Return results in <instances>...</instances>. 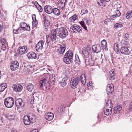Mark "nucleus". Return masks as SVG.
I'll return each instance as SVG.
<instances>
[{
  "instance_id": "obj_1",
  "label": "nucleus",
  "mask_w": 132,
  "mask_h": 132,
  "mask_svg": "<svg viewBox=\"0 0 132 132\" xmlns=\"http://www.w3.org/2000/svg\"><path fill=\"white\" fill-rule=\"evenodd\" d=\"M57 36L62 39L65 38L68 35V31L65 28L61 27L56 29Z\"/></svg>"
},
{
  "instance_id": "obj_2",
  "label": "nucleus",
  "mask_w": 132,
  "mask_h": 132,
  "mask_svg": "<svg viewBox=\"0 0 132 132\" xmlns=\"http://www.w3.org/2000/svg\"><path fill=\"white\" fill-rule=\"evenodd\" d=\"M124 42V40H122L120 42V52L122 54L127 55H129L130 54V52L127 47L125 46Z\"/></svg>"
},
{
  "instance_id": "obj_3",
  "label": "nucleus",
  "mask_w": 132,
  "mask_h": 132,
  "mask_svg": "<svg viewBox=\"0 0 132 132\" xmlns=\"http://www.w3.org/2000/svg\"><path fill=\"white\" fill-rule=\"evenodd\" d=\"M4 104L5 106L8 108L12 107L14 104V100L11 97H8L5 99Z\"/></svg>"
},
{
  "instance_id": "obj_4",
  "label": "nucleus",
  "mask_w": 132,
  "mask_h": 132,
  "mask_svg": "<svg viewBox=\"0 0 132 132\" xmlns=\"http://www.w3.org/2000/svg\"><path fill=\"white\" fill-rule=\"evenodd\" d=\"M40 87H42L44 86L47 89H49L50 88V84L48 82L47 79L45 77L41 80L39 82Z\"/></svg>"
},
{
  "instance_id": "obj_5",
  "label": "nucleus",
  "mask_w": 132,
  "mask_h": 132,
  "mask_svg": "<svg viewBox=\"0 0 132 132\" xmlns=\"http://www.w3.org/2000/svg\"><path fill=\"white\" fill-rule=\"evenodd\" d=\"M27 52V47L26 46H25L19 47L17 51L18 53L21 55L25 54Z\"/></svg>"
},
{
  "instance_id": "obj_6",
  "label": "nucleus",
  "mask_w": 132,
  "mask_h": 132,
  "mask_svg": "<svg viewBox=\"0 0 132 132\" xmlns=\"http://www.w3.org/2000/svg\"><path fill=\"white\" fill-rule=\"evenodd\" d=\"M106 93L108 95H110L112 94L114 90L113 86V84H108L106 87Z\"/></svg>"
},
{
  "instance_id": "obj_7",
  "label": "nucleus",
  "mask_w": 132,
  "mask_h": 132,
  "mask_svg": "<svg viewBox=\"0 0 132 132\" xmlns=\"http://www.w3.org/2000/svg\"><path fill=\"white\" fill-rule=\"evenodd\" d=\"M57 29H54L51 31L50 37L51 40L53 41L56 40L57 38Z\"/></svg>"
},
{
  "instance_id": "obj_8",
  "label": "nucleus",
  "mask_w": 132,
  "mask_h": 132,
  "mask_svg": "<svg viewBox=\"0 0 132 132\" xmlns=\"http://www.w3.org/2000/svg\"><path fill=\"white\" fill-rule=\"evenodd\" d=\"M44 42L43 40L39 42L36 46V51L38 52H40L41 51L44 45Z\"/></svg>"
},
{
  "instance_id": "obj_9",
  "label": "nucleus",
  "mask_w": 132,
  "mask_h": 132,
  "mask_svg": "<svg viewBox=\"0 0 132 132\" xmlns=\"http://www.w3.org/2000/svg\"><path fill=\"white\" fill-rule=\"evenodd\" d=\"M12 88L14 91L18 92H21L22 89V86L19 84L13 85Z\"/></svg>"
},
{
  "instance_id": "obj_10",
  "label": "nucleus",
  "mask_w": 132,
  "mask_h": 132,
  "mask_svg": "<svg viewBox=\"0 0 132 132\" xmlns=\"http://www.w3.org/2000/svg\"><path fill=\"white\" fill-rule=\"evenodd\" d=\"M69 79L68 75H67L62 79V80L59 81V83L61 85V86L64 87L67 85V82Z\"/></svg>"
},
{
  "instance_id": "obj_11",
  "label": "nucleus",
  "mask_w": 132,
  "mask_h": 132,
  "mask_svg": "<svg viewBox=\"0 0 132 132\" xmlns=\"http://www.w3.org/2000/svg\"><path fill=\"white\" fill-rule=\"evenodd\" d=\"M19 66V63L18 62L16 61H14L11 64V69L13 71L15 70L18 68Z\"/></svg>"
},
{
  "instance_id": "obj_12",
  "label": "nucleus",
  "mask_w": 132,
  "mask_h": 132,
  "mask_svg": "<svg viewBox=\"0 0 132 132\" xmlns=\"http://www.w3.org/2000/svg\"><path fill=\"white\" fill-rule=\"evenodd\" d=\"M92 49L93 52L97 53L100 52L101 48L100 45L97 44L93 46Z\"/></svg>"
},
{
  "instance_id": "obj_13",
  "label": "nucleus",
  "mask_w": 132,
  "mask_h": 132,
  "mask_svg": "<svg viewBox=\"0 0 132 132\" xmlns=\"http://www.w3.org/2000/svg\"><path fill=\"white\" fill-rule=\"evenodd\" d=\"M65 49V45H61L56 50V52L60 54L63 53Z\"/></svg>"
},
{
  "instance_id": "obj_14",
  "label": "nucleus",
  "mask_w": 132,
  "mask_h": 132,
  "mask_svg": "<svg viewBox=\"0 0 132 132\" xmlns=\"http://www.w3.org/2000/svg\"><path fill=\"white\" fill-rule=\"evenodd\" d=\"M53 8L50 5H46L44 7V10L45 12L48 14L52 13Z\"/></svg>"
},
{
  "instance_id": "obj_15",
  "label": "nucleus",
  "mask_w": 132,
  "mask_h": 132,
  "mask_svg": "<svg viewBox=\"0 0 132 132\" xmlns=\"http://www.w3.org/2000/svg\"><path fill=\"white\" fill-rule=\"evenodd\" d=\"M23 120L24 124L26 125H29L30 123L31 118L29 116H24Z\"/></svg>"
},
{
  "instance_id": "obj_16",
  "label": "nucleus",
  "mask_w": 132,
  "mask_h": 132,
  "mask_svg": "<svg viewBox=\"0 0 132 132\" xmlns=\"http://www.w3.org/2000/svg\"><path fill=\"white\" fill-rule=\"evenodd\" d=\"M54 116L53 114L51 112L48 113L45 116V118L48 121L52 120L53 119Z\"/></svg>"
},
{
  "instance_id": "obj_17",
  "label": "nucleus",
  "mask_w": 132,
  "mask_h": 132,
  "mask_svg": "<svg viewBox=\"0 0 132 132\" xmlns=\"http://www.w3.org/2000/svg\"><path fill=\"white\" fill-rule=\"evenodd\" d=\"M37 56V54L33 52H31L27 54L28 57L31 59H36Z\"/></svg>"
},
{
  "instance_id": "obj_18",
  "label": "nucleus",
  "mask_w": 132,
  "mask_h": 132,
  "mask_svg": "<svg viewBox=\"0 0 132 132\" xmlns=\"http://www.w3.org/2000/svg\"><path fill=\"white\" fill-rule=\"evenodd\" d=\"M63 60L66 63L69 64L72 62L73 60L72 58L64 56Z\"/></svg>"
},
{
  "instance_id": "obj_19",
  "label": "nucleus",
  "mask_w": 132,
  "mask_h": 132,
  "mask_svg": "<svg viewBox=\"0 0 132 132\" xmlns=\"http://www.w3.org/2000/svg\"><path fill=\"white\" fill-rule=\"evenodd\" d=\"M121 109V105L120 104H118L117 106L115 107L114 108V112L116 114L119 113Z\"/></svg>"
},
{
  "instance_id": "obj_20",
  "label": "nucleus",
  "mask_w": 132,
  "mask_h": 132,
  "mask_svg": "<svg viewBox=\"0 0 132 132\" xmlns=\"http://www.w3.org/2000/svg\"><path fill=\"white\" fill-rule=\"evenodd\" d=\"M101 44L102 49L104 51L107 50L106 42V40H103L101 42Z\"/></svg>"
},
{
  "instance_id": "obj_21",
  "label": "nucleus",
  "mask_w": 132,
  "mask_h": 132,
  "mask_svg": "<svg viewBox=\"0 0 132 132\" xmlns=\"http://www.w3.org/2000/svg\"><path fill=\"white\" fill-rule=\"evenodd\" d=\"M110 75V79L111 80H113L114 79L115 75L114 74V70L112 69L109 72Z\"/></svg>"
},
{
  "instance_id": "obj_22",
  "label": "nucleus",
  "mask_w": 132,
  "mask_h": 132,
  "mask_svg": "<svg viewBox=\"0 0 132 132\" xmlns=\"http://www.w3.org/2000/svg\"><path fill=\"white\" fill-rule=\"evenodd\" d=\"M73 11L69 12V15L71 16L69 18V20L70 22H73L74 21V14Z\"/></svg>"
},
{
  "instance_id": "obj_23",
  "label": "nucleus",
  "mask_w": 132,
  "mask_h": 132,
  "mask_svg": "<svg viewBox=\"0 0 132 132\" xmlns=\"http://www.w3.org/2000/svg\"><path fill=\"white\" fill-rule=\"evenodd\" d=\"M22 100L20 98L17 99L15 101V104L16 106H22Z\"/></svg>"
},
{
  "instance_id": "obj_24",
  "label": "nucleus",
  "mask_w": 132,
  "mask_h": 132,
  "mask_svg": "<svg viewBox=\"0 0 132 132\" xmlns=\"http://www.w3.org/2000/svg\"><path fill=\"white\" fill-rule=\"evenodd\" d=\"M121 46V45H119L117 43H116L114 44V50L115 52L117 53H118L119 52V49L120 48Z\"/></svg>"
},
{
  "instance_id": "obj_25",
  "label": "nucleus",
  "mask_w": 132,
  "mask_h": 132,
  "mask_svg": "<svg viewBox=\"0 0 132 132\" xmlns=\"http://www.w3.org/2000/svg\"><path fill=\"white\" fill-rule=\"evenodd\" d=\"M75 32L80 33L82 32V28L78 25H75Z\"/></svg>"
},
{
  "instance_id": "obj_26",
  "label": "nucleus",
  "mask_w": 132,
  "mask_h": 132,
  "mask_svg": "<svg viewBox=\"0 0 132 132\" xmlns=\"http://www.w3.org/2000/svg\"><path fill=\"white\" fill-rule=\"evenodd\" d=\"M34 85L31 83L28 84L26 87V89L29 92H31L34 88Z\"/></svg>"
},
{
  "instance_id": "obj_27",
  "label": "nucleus",
  "mask_w": 132,
  "mask_h": 132,
  "mask_svg": "<svg viewBox=\"0 0 132 132\" xmlns=\"http://www.w3.org/2000/svg\"><path fill=\"white\" fill-rule=\"evenodd\" d=\"M64 56L72 58L73 57V54L71 51H69L66 53Z\"/></svg>"
},
{
  "instance_id": "obj_28",
  "label": "nucleus",
  "mask_w": 132,
  "mask_h": 132,
  "mask_svg": "<svg viewBox=\"0 0 132 132\" xmlns=\"http://www.w3.org/2000/svg\"><path fill=\"white\" fill-rule=\"evenodd\" d=\"M52 13L55 15L59 16L60 14V12L58 9L53 8Z\"/></svg>"
},
{
  "instance_id": "obj_29",
  "label": "nucleus",
  "mask_w": 132,
  "mask_h": 132,
  "mask_svg": "<svg viewBox=\"0 0 132 132\" xmlns=\"http://www.w3.org/2000/svg\"><path fill=\"white\" fill-rule=\"evenodd\" d=\"M20 27L23 30H25L26 29V27H28V26L26 23L24 22H21L20 24ZM29 29H30V27L29 26H28Z\"/></svg>"
},
{
  "instance_id": "obj_30",
  "label": "nucleus",
  "mask_w": 132,
  "mask_h": 132,
  "mask_svg": "<svg viewBox=\"0 0 132 132\" xmlns=\"http://www.w3.org/2000/svg\"><path fill=\"white\" fill-rule=\"evenodd\" d=\"M111 109L110 110H109L108 109H107V107H104V112L106 116H108L109 114H110L111 113Z\"/></svg>"
},
{
  "instance_id": "obj_31",
  "label": "nucleus",
  "mask_w": 132,
  "mask_h": 132,
  "mask_svg": "<svg viewBox=\"0 0 132 132\" xmlns=\"http://www.w3.org/2000/svg\"><path fill=\"white\" fill-rule=\"evenodd\" d=\"M80 80L81 82L83 85H85L86 83V77L85 74H82L80 76Z\"/></svg>"
},
{
  "instance_id": "obj_32",
  "label": "nucleus",
  "mask_w": 132,
  "mask_h": 132,
  "mask_svg": "<svg viewBox=\"0 0 132 132\" xmlns=\"http://www.w3.org/2000/svg\"><path fill=\"white\" fill-rule=\"evenodd\" d=\"M7 87V85L6 83L1 84L0 85V92H2Z\"/></svg>"
},
{
  "instance_id": "obj_33",
  "label": "nucleus",
  "mask_w": 132,
  "mask_h": 132,
  "mask_svg": "<svg viewBox=\"0 0 132 132\" xmlns=\"http://www.w3.org/2000/svg\"><path fill=\"white\" fill-rule=\"evenodd\" d=\"M56 79L55 76L54 75H52L50 76L49 78V81L52 83L54 84Z\"/></svg>"
},
{
  "instance_id": "obj_34",
  "label": "nucleus",
  "mask_w": 132,
  "mask_h": 132,
  "mask_svg": "<svg viewBox=\"0 0 132 132\" xmlns=\"http://www.w3.org/2000/svg\"><path fill=\"white\" fill-rule=\"evenodd\" d=\"M75 62L76 64H77L78 65H79L80 63V61L78 55L77 54H75Z\"/></svg>"
},
{
  "instance_id": "obj_35",
  "label": "nucleus",
  "mask_w": 132,
  "mask_h": 132,
  "mask_svg": "<svg viewBox=\"0 0 132 132\" xmlns=\"http://www.w3.org/2000/svg\"><path fill=\"white\" fill-rule=\"evenodd\" d=\"M64 107L62 106L59 107L58 109V112L59 114H62L64 112Z\"/></svg>"
},
{
  "instance_id": "obj_36",
  "label": "nucleus",
  "mask_w": 132,
  "mask_h": 132,
  "mask_svg": "<svg viewBox=\"0 0 132 132\" xmlns=\"http://www.w3.org/2000/svg\"><path fill=\"white\" fill-rule=\"evenodd\" d=\"M105 0H97V2L98 4L101 6H105Z\"/></svg>"
},
{
  "instance_id": "obj_37",
  "label": "nucleus",
  "mask_w": 132,
  "mask_h": 132,
  "mask_svg": "<svg viewBox=\"0 0 132 132\" xmlns=\"http://www.w3.org/2000/svg\"><path fill=\"white\" fill-rule=\"evenodd\" d=\"M90 50V48H88L87 49L85 48H83L82 52L85 55H87L89 54V52Z\"/></svg>"
},
{
  "instance_id": "obj_38",
  "label": "nucleus",
  "mask_w": 132,
  "mask_h": 132,
  "mask_svg": "<svg viewBox=\"0 0 132 132\" xmlns=\"http://www.w3.org/2000/svg\"><path fill=\"white\" fill-rule=\"evenodd\" d=\"M58 6L63 10L64 9L65 3L63 2H59V1H58Z\"/></svg>"
},
{
  "instance_id": "obj_39",
  "label": "nucleus",
  "mask_w": 132,
  "mask_h": 132,
  "mask_svg": "<svg viewBox=\"0 0 132 132\" xmlns=\"http://www.w3.org/2000/svg\"><path fill=\"white\" fill-rule=\"evenodd\" d=\"M122 23L121 22H119L116 23L114 25V28L115 29L121 28L123 26Z\"/></svg>"
},
{
  "instance_id": "obj_40",
  "label": "nucleus",
  "mask_w": 132,
  "mask_h": 132,
  "mask_svg": "<svg viewBox=\"0 0 132 132\" xmlns=\"http://www.w3.org/2000/svg\"><path fill=\"white\" fill-rule=\"evenodd\" d=\"M126 18L127 19H128L129 18L132 17V11H129L126 15Z\"/></svg>"
},
{
  "instance_id": "obj_41",
  "label": "nucleus",
  "mask_w": 132,
  "mask_h": 132,
  "mask_svg": "<svg viewBox=\"0 0 132 132\" xmlns=\"http://www.w3.org/2000/svg\"><path fill=\"white\" fill-rule=\"evenodd\" d=\"M50 25V22L47 20L45 19L44 21V25L46 28H47Z\"/></svg>"
},
{
  "instance_id": "obj_42",
  "label": "nucleus",
  "mask_w": 132,
  "mask_h": 132,
  "mask_svg": "<svg viewBox=\"0 0 132 132\" xmlns=\"http://www.w3.org/2000/svg\"><path fill=\"white\" fill-rule=\"evenodd\" d=\"M6 117L7 118L10 120H14L15 119V117L13 115H11L8 114L6 116Z\"/></svg>"
},
{
  "instance_id": "obj_43",
  "label": "nucleus",
  "mask_w": 132,
  "mask_h": 132,
  "mask_svg": "<svg viewBox=\"0 0 132 132\" xmlns=\"http://www.w3.org/2000/svg\"><path fill=\"white\" fill-rule=\"evenodd\" d=\"M108 102H109V103H110V105L109 108H110L111 107V106H112V104L111 103V100L109 99H108L107 101L106 102V103L105 104L104 107H106L107 106H109V104L108 103Z\"/></svg>"
},
{
  "instance_id": "obj_44",
  "label": "nucleus",
  "mask_w": 132,
  "mask_h": 132,
  "mask_svg": "<svg viewBox=\"0 0 132 132\" xmlns=\"http://www.w3.org/2000/svg\"><path fill=\"white\" fill-rule=\"evenodd\" d=\"M70 85L71 87L73 88V87H74V78L71 79L70 82Z\"/></svg>"
},
{
  "instance_id": "obj_45",
  "label": "nucleus",
  "mask_w": 132,
  "mask_h": 132,
  "mask_svg": "<svg viewBox=\"0 0 132 132\" xmlns=\"http://www.w3.org/2000/svg\"><path fill=\"white\" fill-rule=\"evenodd\" d=\"M88 62L90 65L92 66L94 64V61L91 58L88 60Z\"/></svg>"
},
{
  "instance_id": "obj_46",
  "label": "nucleus",
  "mask_w": 132,
  "mask_h": 132,
  "mask_svg": "<svg viewBox=\"0 0 132 132\" xmlns=\"http://www.w3.org/2000/svg\"><path fill=\"white\" fill-rule=\"evenodd\" d=\"M115 13L117 17H119L120 16L121 13L118 10H116L115 11Z\"/></svg>"
},
{
  "instance_id": "obj_47",
  "label": "nucleus",
  "mask_w": 132,
  "mask_h": 132,
  "mask_svg": "<svg viewBox=\"0 0 132 132\" xmlns=\"http://www.w3.org/2000/svg\"><path fill=\"white\" fill-rule=\"evenodd\" d=\"M88 13V11L86 9H84V10H82L81 11V12L80 14L81 15H82L84 14L87 13Z\"/></svg>"
},
{
  "instance_id": "obj_48",
  "label": "nucleus",
  "mask_w": 132,
  "mask_h": 132,
  "mask_svg": "<svg viewBox=\"0 0 132 132\" xmlns=\"http://www.w3.org/2000/svg\"><path fill=\"white\" fill-rule=\"evenodd\" d=\"M2 46H1V50L4 51L6 49V44H2Z\"/></svg>"
},
{
  "instance_id": "obj_49",
  "label": "nucleus",
  "mask_w": 132,
  "mask_h": 132,
  "mask_svg": "<svg viewBox=\"0 0 132 132\" xmlns=\"http://www.w3.org/2000/svg\"><path fill=\"white\" fill-rule=\"evenodd\" d=\"M79 81V77H77L75 79V84H76V85L75 84V86H76L78 83Z\"/></svg>"
},
{
  "instance_id": "obj_50",
  "label": "nucleus",
  "mask_w": 132,
  "mask_h": 132,
  "mask_svg": "<svg viewBox=\"0 0 132 132\" xmlns=\"http://www.w3.org/2000/svg\"><path fill=\"white\" fill-rule=\"evenodd\" d=\"M1 42L2 44H6L5 40L4 38H2L1 40Z\"/></svg>"
},
{
  "instance_id": "obj_51",
  "label": "nucleus",
  "mask_w": 132,
  "mask_h": 132,
  "mask_svg": "<svg viewBox=\"0 0 132 132\" xmlns=\"http://www.w3.org/2000/svg\"><path fill=\"white\" fill-rule=\"evenodd\" d=\"M74 25H73L70 28V31L73 33L74 32V31L73 30L74 28Z\"/></svg>"
},
{
  "instance_id": "obj_52",
  "label": "nucleus",
  "mask_w": 132,
  "mask_h": 132,
  "mask_svg": "<svg viewBox=\"0 0 132 132\" xmlns=\"http://www.w3.org/2000/svg\"><path fill=\"white\" fill-rule=\"evenodd\" d=\"M37 24L38 21L37 20L33 21L32 24L33 26H34L35 27Z\"/></svg>"
},
{
  "instance_id": "obj_53",
  "label": "nucleus",
  "mask_w": 132,
  "mask_h": 132,
  "mask_svg": "<svg viewBox=\"0 0 132 132\" xmlns=\"http://www.w3.org/2000/svg\"><path fill=\"white\" fill-rule=\"evenodd\" d=\"M37 8L40 12H42L43 11V8H42L41 6L39 5V6Z\"/></svg>"
},
{
  "instance_id": "obj_54",
  "label": "nucleus",
  "mask_w": 132,
  "mask_h": 132,
  "mask_svg": "<svg viewBox=\"0 0 132 132\" xmlns=\"http://www.w3.org/2000/svg\"><path fill=\"white\" fill-rule=\"evenodd\" d=\"M129 109L132 111V101L130 102V104L129 106Z\"/></svg>"
},
{
  "instance_id": "obj_55",
  "label": "nucleus",
  "mask_w": 132,
  "mask_h": 132,
  "mask_svg": "<svg viewBox=\"0 0 132 132\" xmlns=\"http://www.w3.org/2000/svg\"><path fill=\"white\" fill-rule=\"evenodd\" d=\"M20 28H19L17 29L16 30L14 29L13 30V33L16 34H18V31L19 30V29Z\"/></svg>"
},
{
  "instance_id": "obj_56",
  "label": "nucleus",
  "mask_w": 132,
  "mask_h": 132,
  "mask_svg": "<svg viewBox=\"0 0 132 132\" xmlns=\"http://www.w3.org/2000/svg\"><path fill=\"white\" fill-rule=\"evenodd\" d=\"M117 17V16L116 15V14H114L112 15L111 17V18L112 20H114V19H116Z\"/></svg>"
},
{
  "instance_id": "obj_57",
  "label": "nucleus",
  "mask_w": 132,
  "mask_h": 132,
  "mask_svg": "<svg viewBox=\"0 0 132 132\" xmlns=\"http://www.w3.org/2000/svg\"><path fill=\"white\" fill-rule=\"evenodd\" d=\"M79 23H80V24L81 25L82 27H83L85 25V24L84 23V21H81V22H79Z\"/></svg>"
},
{
  "instance_id": "obj_58",
  "label": "nucleus",
  "mask_w": 132,
  "mask_h": 132,
  "mask_svg": "<svg viewBox=\"0 0 132 132\" xmlns=\"http://www.w3.org/2000/svg\"><path fill=\"white\" fill-rule=\"evenodd\" d=\"M32 19L33 21H36L37 20L36 18V15H35L34 14L32 15Z\"/></svg>"
},
{
  "instance_id": "obj_59",
  "label": "nucleus",
  "mask_w": 132,
  "mask_h": 132,
  "mask_svg": "<svg viewBox=\"0 0 132 132\" xmlns=\"http://www.w3.org/2000/svg\"><path fill=\"white\" fill-rule=\"evenodd\" d=\"M50 39L49 38H46V43H47V44H49V43L50 42Z\"/></svg>"
},
{
  "instance_id": "obj_60",
  "label": "nucleus",
  "mask_w": 132,
  "mask_h": 132,
  "mask_svg": "<svg viewBox=\"0 0 132 132\" xmlns=\"http://www.w3.org/2000/svg\"><path fill=\"white\" fill-rule=\"evenodd\" d=\"M125 38L127 40L129 38V35L128 34H125Z\"/></svg>"
},
{
  "instance_id": "obj_61",
  "label": "nucleus",
  "mask_w": 132,
  "mask_h": 132,
  "mask_svg": "<svg viewBox=\"0 0 132 132\" xmlns=\"http://www.w3.org/2000/svg\"><path fill=\"white\" fill-rule=\"evenodd\" d=\"M67 0H59V2H63L64 3H66Z\"/></svg>"
},
{
  "instance_id": "obj_62",
  "label": "nucleus",
  "mask_w": 132,
  "mask_h": 132,
  "mask_svg": "<svg viewBox=\"0 0 132 132\" xmlns=\"http://www.w3.org/2000/svg\"><path fill=\"white\" fill-rule=\"evenodd\" d=\"M38 130L37 129L32 130L30 132H38Z\"/></svg>"
},
{
  "instance_id": "obj_63",
  "label": "nucleus",
  "mask_w": 132,
  "mask_h": 132,
  "mask_svg": "<svg viewBox=\"0 0 132 132\" xmlns=\"http://www.w3.org/2000/svg\"><path fill=\"white\" fill-rule=\"evenodd\" d=\"M3 27L2 25H0V32L3 29Z\"/></svg>"
},
{
  "instance_id": "obj_64",
  "label": "nucleus",
  "mask_w": 132,
  "mask_h": 132,
  "mask_svg": "<svg viewBox=\"0 0 132 132\" xmlns=\"http://www.w3.org/2000/svg\"><path fill=\"white\" fill-rule=\"evenodd\" d=\"M78 16L75 14V20L78 19Z\"/></svg>"
}]
</instances>
